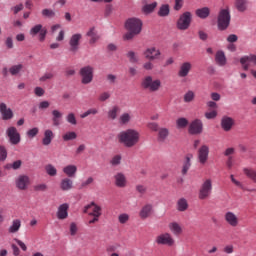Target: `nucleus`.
Returning a JSON list of instances; mask_svg holds the SVG:
<instances>
[{
	"instance_id": "f257e3e1",
	"label": "nucleus",
	"mask_w": 256,
	"mask_h": 256,
	"mask_svg": "<svg viewBox=\"0 0 256 256\" xmlns=\"http://www.w3.org/2000/svg\"><path fill=\"white\" fill-rule=\"evenodd\" d=\"M125 29L128 31L124 35V41H133L137 35H141L143 31V21L139 18H129L125 22Z\"/></svg>"
},
{
	"instance_id": "f03ea898",
	"label": "nucleus",
	"mask_w": 256,
	"mask_h": 256,
	"mask_svg": "<svg viewBox=\"0 0 256 256\" xmlns=\"http://www.w3.org/2000/svg\"><path fill=\"white\" fill-rule=\"evenodd\" d=\"M139 133L134 129H127L118 134V141L124 147L131 149V147H135L139 143Z\"/></svg>"
},
{
	"instance_id": "7ed1b4c3",
	"label": "nucleus",
	"mask_w": 256,
	"mask_h": 256,
	"mask_svg": "<svg viewBox=\"0 0 256 256\" xmlns=\"http://www.w3.org/2000/svg\"><path fill=\"white\" fill-rule=\"evenodd\" d=\"M231 25V11L229 7L221 9L217 17L218 31H227Z\"/></svg>"
},
{
	"instance_id": "20e7f679",
	"label": "nucleus",
	"mask_w": 256,
	"mask_h": 256,
	"mask_svg": "<svg viewBox=\"0 0 256 256\" xmlns=\"http://www.w3.org/2000/svg\"><path fill=\"white\" fill-rule=\"evenodd\" d=\"M141 87L145 91H150L151 93L157 92L161 89V80H153V76H145L141 81Z\"/></svg>"
},
{
	"instance_id": "39448f33",
	"label": "nucleus",
	"mask_w": 256,
	"mask_h": 256,
	"mask_svg": "<svg viewBox=\"0 0 256 256\" xmlns=\"http://www.w3.org/2000/svg\"><path fill=\"white\" fill-rule=\"evenodd\" d=\"M191 21H193V14L189 11L184 12L177 21V29H179V31H187V29L191 27Z\"/></svg>"
},
{
	"instance_id": "423d86ee",
	"label": "nucleus",
	"mask_w": 256,
	"mask_h": 256,
	"mask_svg": "<svg viewBox=\"0 0 256 256\" xmlns=\"http://www.w3.org/2000/svg\"><path fill=\"white\" fill-rule=\"evenodd\" d=\"M93 66H84L80 69V76L82 77L81 83L89 85L93 81Z\"/></svg>"
},
{
	"instance_id": "0eeeda50",
	"label": "nucleus",
	"mask_w": 256,
	"mask_h": 256,
	"mask_svg": "<svg viewBox=\"0 0 256 256\" xmlns=\"http://www.w3.org/2000/svg\"><path fill=\"white\" fill-rule=\"evenodd\" d=\"M211 191H213V184L211 182V179H208L202 184L199 190V194H198L199 199L201 200L207 199V197L211 195Z\"/></svg>"
},
{
	"instance_id": "6e6552de",
	"label": "nucleus",
	"mask_w": 256,
	"mask_h": 256,
	"mask_svg": "<svg viewBox=\"0 0 256 256\" xmlns=\"http://www.w3.org/2000/svg\"><path fill=\"white\" fill-rule=\"evenodd\" d=\"M6 135L9 137L11 145H19L21 143V134L17 132V128L11 126L6 130Z\"/></svg>"
},
{
	"instance_id": "1a4fd4ad",
	"label": "nucleus",
	"mask_w": 256,
	"mask_h": 256,
	"mask_svg": "<svg viewBox=\"0 0 256 256\" xmlns=\"http://www.w3.org/2000/svg\"><path fill=\"white\" fill-rule=\"evenodd\" d=\"M155 242L157 245H168V247H173L175 245V240L171 237L169 233H163L156 237Z\"/></svg>"
},
{
	"instance_id": "9d476101",
	"label": "nucleus",
	"mask_w": 256,
	"mask_h": 256,
	"mask_svg": "<svg viewBox=\"0 0 256 256\" xmlns=\"http://www.w3.org/2000/svg\"><path fill=\"white\" fill-rule=\"evenodd\" d=\"M188 131L190 135H201L203 133V122L200 119L192 121Z\"/></svg>"
},
{
	"instance_id": "9b49d317",
	"label": "nucleus",
	"mask_w": 256,
	"mask_h": 256,
	"mask_svg": "<svg viewBox=\"0 0 256 256\" xmlns=\"http://www.w3.org/2000/svg\"><path fill=\"white\" fill-rule=\"evenodd\" d=\"M82 35L80 33L73 34L69 40V45H70V51L72 53H77L79 51V42L82 39Z\"/></svg>"
},
{
	"instance_id": "f8f14e48",
	"label": "nucleus",
	"mask_w": 256,
	"mask_h": 256,
	"mask_svg": "<svg viewBox=\"0 0 256 256\" xmlns=\"http://www.w3.org/2000/svg\"><path fill=\"white\" fill-rule=\"evenodd\" d=\"M209 159V146L202 145L198 150V161L201 165H205Z\"/></svg>"
},
{
	"instance_id": "ddd939ff",
	"label": "nucleus",
	"mask_w": 256,
	"mask_h": 256,
	"mask_svg": "<svg viewBox=\"0 0 256 256\" xmlns=\"http://www.w3.org/2000/svg\"><path fill=\"white\" fill-rule=\"evenodd\" d=\"M16 187L20 191H25L29 187V176L19 175L18 179L15 180Z\"/></svg>"
},
{
	"instance_id": "4468645a",
	"label": "nucleus",
	"mask_w": 256,
	"mask_h": 256,
	"mask_svg": "<svg viewBox=\"0 0 256 256\" xmlns=\"http://www.w3.org/2000/svg\"><path fill=\"white\" fill-rule=\"evenodd\" d=\"M240 63L244 71H249V63H253V65H256V55L250 54L248 56H243L240 58Z\"/></svg>"
},
{
	"instance_id": "2eb2a0df",
	"label": "nucleus",
	"mask_w": 256,
	"mask_h": 256,
	"mask_svg": "<svg viewBox=\"0 0 256 256\" xmlns=\"http://www.w3.org/2000/svg\"><path fill=\"white\" fill-rule=\"evenodd\" d=\"M0 113L2 115L3 121H9L13 118V110L11 108H7V104L0 103Z\"/></svg>"
},
{
	"instance_id": "dca6fc26",
	"label": "nucleus",
	"mask_w": 256,
	"mask_h": 256,
	"mask_svg": "<svg viewBox=\"0 0 256 256\" xmlns=\"http://www.w3.org/2000/svg\"><path fill=\"white\" fill-rule=\"evenodd\" d=\"M69 204L64 203L61 204L58 207V211H57V219L63 220V219H67V217H69Z\"/></svg>"
},
{
	"instance_id": "f3484780",
	"label": "nucleus",
	"mask_w": 256,
	"mask_h": 256,
	"mask_svg": "<svg viewBox=\"0 0 256 256\" xmlns=\"http://www.w3.org/2000/svg\"><path fill=\"white\" fill-rule=\"evenodd\" d=\"M233 125H235V121L233 120V118L228 117V116L222 117L221 127L223 130L229 131L230 129L233 128Z\"/></svg>"
},
{
	"instance_id": "a211bd4d",
	"label": "nucleus",
	"mask_w": 256,
	"mask_h": 256,
	"mask_svg": "<svg viewBox=\"0 0 256 256\" xmlns=\"http://www.w3.org/2000/svg\"><path fill=\"white\" fill-rule=\"evenodd\" d=\"M114 179L116 187L123 188L127 185V178L125 177V174L121 172L114 175Z\"/></svg>"
},
{
	"instance_id": "6ab92c4d",
	"label": "nucleus",
	"mask_w": 256,
	"mask_h": 256,
	"mask_svg": "<svg viewBox=\"0 0 256 256\" xmlns=\"http://www.w3.org/2000/svg\"><path fill=\"white\" fill-rule=\"evenodd\" d=\"M215 61L220 67H225V65H227V57L225 56V52L221 50L216 52Z\"/></svg>"
},
{
	"instance_id": "aec40b11",
	"label": "nucleus",
	"mask_w": 256,
	"mask_h": 256,
	"mask_svg": "<svg viewBox=\"0 0 256 256\" xmlns=\"http://www.w3.org/2000/svg\"><path fill=\"white\" fill-rule=\"evenodd\" d=\"M225 220L231 225V227H237V225H239V220L233 212H227L225 214Z\"/></svg>"
},
{
	"instance_id": "412c9836",
	"label": "nucleus",
	"mask_w": 256,
	"mask_h": 256,
	"mask_svg": "<svg viewBox=\"0 0 256 256\" xmlns=\"http://www.w3.org/2000/svg\"><path fill=\"white\" fill-rule=\"evenodd\" d=\"M60 189L62 191H71L73 189V180L71 178H64L60 182Z\"/></svg>"
},
{
	"instance_id": "4be33fe9",
	"label": "nucleus",
	"mask_w": 256,
	"mask_h": 256,
	"mask_svg": "<svg viewBox=\"0 0 256 256\" xmlns=\"http://www.w3.org/2000/svg\"><path fill=\"white\" fill-rule=\"evenodd\" d=\"M195 14L199 19H207L211 15V9L209 7L199 8L195 11Z\"/></svg>"
},
{
	"instance_id": "5701e85b",
	"label": "nucleus",
	"mask_w": 256,
	"mask_h": 256,
	"mask_svg": "<svg viewBox=\"0 0 256 256\" xmlns=\"http://www.w3.org/2000/svg\"><path fill=\"white\" fill-rule=\"evenodd\" d=\"M191 67H192V65L190 64V62H184L180 66V70L178 72V75L180 77H187V75H189V71H191Z\"/></svg>"
},
{
	"instance_id": "b1692460",
	"label": "nucleus",
	"mask_w": 256,
	"mask_h": 256,
	"mask_svg": "<svg viewBox=\"0 0 256 256\" xmlns=\"http://www.w3.org/2000/svg\"><path fill=\"white\" fill-rule=\"evenodd\" d=\"M53 131L52 130H45L44 132V138L42 139V145H44L45 147L51 145V141H53Z\"/></svg>"
},
{
	"instance_id": "393cba45",
	"label": "nucleus",
	"mask_w": 256,
	"mask_h": 256,
	"mask_svg": "<svg viewBox=\"0 0 256 256\" xmlns=\"http://www.w3.org/2000/svg\"><path fill=\"white\" fill-rule=\"evenodd\" d=\"M63 117V113L59 110L52 111V122L54 127H59L61 125V118Z\"/></svg>"
},
{
	"instance_id": "a878e982",
	"label": "nucleus",
	"mask_w": 256,
	"mask_h": 256,
	"mask_svg": "<svg viewBox=\"0 0 256 256\" xmlns=\"http://www.w3.org/2000/svg\"><path fill=\"white\" fill-rule=\"evenodd\" d=\"M167 137H169V129L167 128H160L158 130V143H165L167 141Z\"/></svg>"
},
{
	"instance_id": "bb28decb",
	"label": "nucleus",
	"mask_w": 256,
	"mask_h": 256,
	"mask_svg": "<svg viewBox=\"0 0 256 256\" xmlns=\"http://www.w3.org/2000/svg\"><path fill=\"white\" fill-rule=\"evenodd\" d=\"M169 13H171V7L169 4H162L158 10V17H169Z\"/></svg>"
},
{
	"instance_id": "cd10ccee",
	"label": "nucleus",
	"mask_w": 256,
	"mask_h": 256,
	"mask_svg": "<svg viewBox=\"0 0 256 256\" xmlns=\"http://www.w3.org/2000/svg\"><path fill=\"white\" fill-rule=\"evenodd\" d=\"M63 173H65V175H67V177L73 178L77 174V166L68 165L63 168Z\"/></svg>"
},
{
	"instance_id": "c85d7f7f",
	"label": "nucleus",
	"mask_w": 256,
	"mask_h": 256,
	"mask_svg": "<svg viewBox=\"0 0 256 256\" xmlns=\"http://www.w3.org/2000/svg\"><path fill=\"white\" fill-rule=\"evenodd\" d=\"M151 211H153V205L146 204L145 206H143V208L140 211L141 219H147V217L151 215Z\"/></svg>"
},
{
	"instance_id": "c756f323",
	"label": "nucleus",
	"mask_w": 256,
	"mask_h": 256,
	"mask_svg": "<svg viewBox=\"0 0 256 256\" xmlns=\"http://www.w3.org/2000/svg\"><path fill=\"white\" fill-rule=\"evenodd\" d=\"M191 159H193V154H188L185 157V161L182 167V175H185L189 171V169H191Z\"/></svg>"
},
{
	"instance_id": "7c9ffc66",
	"label": "nucleus",
	"mask_w": 256,
	"mask_h": 256,
	"mask_svg": "<svg viewBox=\"0 0 256 256\" xmlns=\"http://www.w3.org/2000/svg\"><path fill=\"white\" fill-rule=\"evenodd\" d=\"M235 7L239 13H245L247 11V0H236Z\"/></svg>"
},
{
	"instance_id": "2f4dec72",
	"label": "nucleus",
	"mask_w": 256,
	"mask_h": 256,
	"mask_svg": "<svg viewBox=\"0 0 256 256\" xmlns=\"http://www.w3.org/2000/svg\"><path fill=\"white\" fill-rule=\"evenodd\" d=\"M21 229V220L15 219L12 221V225L9 227V233H17Z\"/></svg>"
},
{
	"instance_id": "473e14b6",
	"label": "nucleus",
	"mask_w": 256,
	"mask_h": 256,
	"mask_svg": "<svg viewBox=\"0 0 256 256\" xmlns=\"http://www.w3.org/2000/svg\"><path fill=\"white\" fill-rule=\"evenodd\" d=\"M155 51V47L146 49V51L144 52L145 59H148V61H155V59H157V56H153Z\"/></svg>"
},
{
	"instance_id": "72a5a7b5",
	"label": "nucleus",
	"mask_w": 256,
	"mask_h": 256,
	"mask_svg": "<svg viewBox=\"0 0 256 256\" xmlns=\"http://www.w3.org/2000/svg\"><path fill=\"white\" fill-rule=\"evenodd\" d=\"M157 8V2H153L152 4H145L142 7L143 13H146V15H149V13H153L155 9Z\"/></svg>"
},
{
	"instance_id": "f704fd0d",
	"label": "nucleus",
	"mask_w": 256,
	"mask_h": 256,
	"mask_svg": "<svg viewBox=\"0 0 256 256\" xmlns=\"http://www.w3.org/2000/svg\"><path fill=\"white\" fill-rule=\"evenodd\" d=\"M189 208V204L187 203V200L185 198H181L177 202V209L181 212L187 211Z\"/></svg>"
},
{
	"instance_id": "c9c22d12",
	"label": "nucleus",
	"mask_w": 256,
	"mask_h": 256,
	"mask_svg": "<svg viewBox=\"0 0 256 256\" xmlns=\"http://www.w3.org/2000/svg\"><path fill=\"white\" fill-rule=\"evenodd\" d=\"M169 229L170 231H172V233H174V235H180V233H182V229L181 226H179V224L177 222H172L169 224Z\"/></svg>"
},
{
	"instance_id": "e433bc0d",
	"label": "nucleus",
	"mask_w": 256,
	"mask_h": 256,
	"mask_svg": "<svg viewBox=\"0 0 256 256\" xmlns=\"http://www.w3.org/2000/svg\"><path fill=\"white\" fill-rule=\"evenodd\" d=\"M45 171L49 177H56L57 176V168L53 166V164H48L45 166Z\"/></svg>"
},
{
	"instance_id": "4c0bfd02",
	"label": "nucleus",
	"mask_w": 256,
	"mask_h": 256,
	"mask_svg": "<svg viewBox=\"0 0 256 256\" xmlns=\"http://www.w3.org/2000/svg\"><path fill=\"white\" fill-rule=\"evenodd\" d=\"M22 70H23V64H17L9 68V73L15 76V75H19V73H21Z\"/></svg>"
},
{
	"instance_id": "58836bf2",
	"label": "nucleus",
	"mask_w": 256,
	"mask_h": 256,
	"mask_svg": "<svg viewBox=\"0 0 256 256\" xmlns=\"http://www.w3.org/2000/svg\"><path fill=\"white\" fill-rule=\"evenodd\" d=\"M187 125H189V120H187V118H178L176 120V127L177 129H185V127H187Z\"/></svg>"
},
{
	"instance_id": "ea45409f",
	"label": "nucleus",
	"mask_w": 256,
	"mask_h": 256,
	"mask_svg": "<svg viewBox=\"0 0 256 256\" xmlns=\"http://www.w3.org/2000/svg\"><path fill=\"white\" fill-rule=\"evenodd\" d=\"M56 13L49 8H45L42 10V16H44L46 19H54L56 17Z\"/></svg>"
},
{
	"instance_id": "a19ab883",
	"label": "nucleus",
	"mask_w": 256,
	"mask_h": 256,
	"mask_svg": "<svg viewBox=\"0 0 256 256\" xmlns=\"http://www.w3.org/2000/svg\"><path fill=\"white\" fill-rule=\"evenodd\" d=\"M243 172L246 176H248L249 179H251L252 181H254V183H256V171L255 170L249 169V168H244Z\"/></svg>"
},
{
	"instance_id": "79ce46f5",
	"label": "nucleus",
	"mask_w": 256,
	"mask_h": 256,
	"mask_svg": "<svg viewBox=\"0 0 256 256\" xmlns=\"http://www.w3.org/2000/svg\"><path fill=\"white\" fill-rule=\"evenodd\" d=\"M93 208V211L88 213V215H90V217H99L101 215V206L95 204V205H92Z\"/></svg>"
},
{
	"instance_id": "37998d69",
	"label": "nucleus",
	"mask_w": 256,
	"mask_h": 256,
	"mask_svg": "<svg viewBox=\"0 0 256 256\" xmlns=\"http://www.w3.org/2000/svg\"><path fill=\"white\" fill-rule=\"evenodd\" d=\"M98 113H99V111L96 108H91V109H88L86 112L82 113L80 115V118L85 119V118L89 117V115H97Z\"/></svg>"
},
{
	"instance_id": "c03bdc74",
	"label": "nucleus",
	"mask_w": 256,
	"mask_h": 256,
	"mask_svg": "<svg viewBox=\"0 0 256 256\" xmlns=\"http://www.w3.org/2000/svg\"><path fill=\"white\" fill-rule=\"evenodd\" d=\"M195 99V92L189 90L186 94H184V103H191Z\"/></svg>"
},
{
	"instance_id": "a18cd8bd",
	"label": "nucleus",
	"mask_w": 256,
	"mask_h": 256,
	"mask_svg": "<svg viewBox=\"0 0 256 256\" xmlns=\"http://www.w3.org/2000/svg\"><path fill=\"white\" fill-rule=\"evenodd\" d=\"M43 30V25L42 24H37L34 27L30 29V35L35 37V35H38L39 32Z\"/></svg>"
},
{
	"instance_id": "49530a36",
	"label": "nucleus",
	"mask_w": 256,
	"mask_h": 256,
	"mask_svg": "<svg viewBox=\"0 0 256 256\" xmlns=\"http://www.w3.org/2000/svg\"><path fill=\"white\" fill-rule=\"evenodd\" d=\"M126 57H128V59L131 63H139V58L137 57V54H135V52H133V51H129L126 54Z\"/></svg>"
},
{
	"instance_id": "de8ad7c7",
	"label": "nucleus",
	"mask_w": 256,
	"mask_h": 256,
	"mask_svg": "<svg viewBox=\"0 0 256 256\" xmlns=\"http://www.w3.org/2000/svg\"><path fill=\"white\" fill-rule=\"evenodd\" d=\"M75 139H77V133L75 132H67L66 134L63 135L64 141H73Z\"/></svg>"
},
{
	"instance_id": "09e8293b",
	"label": "nucleus",
	"mask_w": 256,
	"mask_h": 256,
	"mask_svg": "<svg viewBox=\"0 0 256 256\" xmlns=\"http://www.w3.org/2000/svg\"><path fill=\"white\" fill-rule=\"evenodd\" d=\"M55 77V74L51 72H46L42 77L39 78V81L45 83V81H51Z\"/></svg>"
},
{
	"instance_id": "8fccbe9b",
	"label": "nucleus",
	"mask_w": 256,
	"mask_h": 256,
	"mask_svg": "<svg viewBox=\"0 0 256 256\" xmlns=\"http://www.w3.org/2000/svg\"><path fill=\"white\" fill-rule=\"evenodd\" d=\"M119 111V107L114 106L112 110L108 112V117L112 120L117 119V112Z\"/></svg>"
},
{
	"instance_id": "3c124183",
	"label": "nucleus",
	"mask_w": 256,
	"mask_h": 256,
	"mask_svg": "<svg viewBox=\"0 0 256 256\" xmlns=\"http://www.w3.org/2000/svg\"><path fill=\"white\" fill-rule=\"evenodd\" d=\"M66 121L70 123V125H77V118H75V114L73 113L67 115Z\"/></svg>"
},
{
	"instance_id": "603ef678",
	"label": "nucleus",
	"mask_w": 256,
	"mask_h": 256,
	"mask_svg": "<svg viewBox=\"0 0 256 256\" xmlns=\"http://www.w3.org/2000/svg\"><path fill=\"white\" fill-rule=\"evenodd\" d=\"M129 121H131V116L129 115V113H124L121 115L120 122L122 123V125H127Z\"/></svg>"
},
{
	"instance_id": "864d4df0",
	"label": "nucleus",
	"mask_w": 256,
	"mask_h": 256,
	"mask_svg": "<svg viewBox=\"0 0 256 256\" xmlns=\"http://www.w3.org/2000/svg\"><path fill=\"white\" fill-rule=\"evenodd\" d=\"M110 164L113 167H117V165H121V156L120 155H116L112 158V160L110 161Z\"/></svg>"
},
{
	"instance_id": "5fc2aeb1",
	"label": "nucleus",
	"mask_w": 256,
	"mask_h": 256,
	"mask_svg": "<svg viewBox=\"0 0 256 256\" xmlns=\"http://www.w3.org/2000/svg\"><path fill=\"white\" fill-rule=\"evenodd\" d=\"M39 134V128L35 127L27 131V135L33 139V137H37Z\"/></svg>"
},
{
	"instance_id": "6e6d98bb",
	"label": "nucleus",
	"mask_w": 256,
	"mask_h": 256,
	"mask_svg": "<svg viewBox=\"0 0 256 256\" xmlns=\"http://www.w3.org/2000/svg\"><path fill=\"white\" fill-rule=\"evenodd\" d=\"M106 80L110 85H115V83H117V76H115V74H108Z\"/></svg>"
},
{
	"instance_id": "4d7b16f0",
	"label": "nucleus",
	"mask_w": 256,
	"mask_h": 256,
	"mask_svg": "<svg viewBox=\"0 0 256 256\" xmlns=\"http://www.w3.org/2000/svg\"><path fill=\"white\" fill-rule=\"evenodd\" d=\"M5 159H7V148L0 146V161H5Z\"/></svg>"
},
{
	"instance_id": "13d9d810",
	"label": "nucleus",
	"mask_w": 256,
	"mask_h": 256,
	"mask_svg": "<svg viewBox=\"0 0 256 256\" xmlns=\"http://www.w3.org/2000/svg\"><path fill=\"white\" fill-rule=\"evenodd\" d=\"M118 221L119 223H121L122 225H125V223H127V221H129V215L128 214H120L118 216Z\"/></svg>"
},
{
	"instance_id": "bf43d9fd",
	"label": "nucleus",
	"mask_w": 256,
	"mask_h": 256,
	"mask_svg": "<svg viewBox=\"0 0 256 256\" xmlns=\"http://www.w3.org/2000/svg\"><path fill=\"white\" fill-rule=\"evenodd\" d=\"M198 37H199L200 41H207V39H209V34H207L203 30H200V31H198Z\"/></svg>"
},
{
	"instance_id": "052dcab7",
	"label": "nucleus",
	"mask_w": 256,
	"mask_h": 256,
	"mask_svg": "<svg viewBox=\"0 0 256 256\" xmlns=\"http://www.w3.org/2000/svg\"><path fill=\"white\" fill-rule=\"evenodd\" d=\"M226 41H227L228 43H237V41H239V36H237L236 34H230V35L227 37Z\"/></svg>"
},
{
	"instance_id": "680f3d73",
	"label": "nucleus",
	"mask_w": 256,
	"mask_h": 256,
	"mask_svg": "<svg viewBox=\"0 0 256 256\" xmlns=\"http://www.w3.org/2000/svg\"><path fill=\"white\" fill-rule=\"evenodd\" d=\"M111 97V94L109 92H103L100 94L99 96V101H101L102 103L107 101V99H109Z\"/></svg>"
},
{
	"instance_id": "e2e57ef3",
	"label": "nucleus",
	"mask_w": 256,
	"mask_h": 256,
	"mask_svg": "<svg viewBox=\"0 0 256 256\" xmlns=\"http://www.w3.org/2000/svg\"><path fill=\"white\" fill-rule=\"evenodd\" d=\"M183 9V0H175L174 11H181Z\"/></svg>"
},
{
	"instance_id": "0e129e2a",
	"label": "nucleus",
	"mask_w": 256,
	"mask_h": 256,
	"mask_svg": "<svg viewBox=\"0 0 256 256\" xmlns=\"http://www.w3.org/2000/svg\"><path fill=\"white\" fill-rule=\"evenodd\" d=\"M45 37H47V28H42V31L39 32V41H45Z\"/></svg>"
},
{
	"instance_id": "69168bd1",
	"label": "nucleus",
	"mask_w": 256,
	"mask_h": 256,
	"mask_svg": "<svg viewBox=\"0 0 256 256\" xmlns=\"http://www.w3.org/2000/svg\"><path fill=\"white\" fill-rule=\"evenodd\" d=\"M21 165H23V161L21 160L14 161L12 163V169H14V171H17V169H21Z\"/></svg>"
},
{
	"instance_id": "338daca9",
	"label": "nucleus",
	"mask_w": 256,
	"mask_h": 256,
	"mask_svg": "<svg viewBox=\"0 0 256 256\" xmlns=\"http://www.w3.org/2000/svg\"><path fill=\"white\" fill-rule=\"evenodd\" d=\"M205 117L206 119H215V117H217V111L213 110L211 112H206Z\"/></svg>"
},
{
	"instance_id": "774afa93",
	"label": "nucleus",
	"mask_w": 256,
	"mask_h": 256,
	"mask_svg": "<svg viewBox=\"0 0 256 256\" xmlns=\"http://www.w3.org/2000/svg\"><path fill=\"white\" fill-rule=\"evenodd\" d=\"M36 191H46L48 189L46 184H39L34 187Z\"/></svg>"
}]
</instances>
